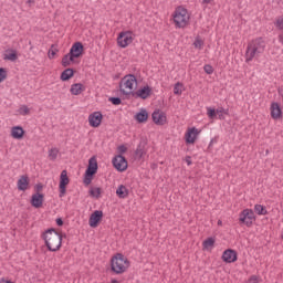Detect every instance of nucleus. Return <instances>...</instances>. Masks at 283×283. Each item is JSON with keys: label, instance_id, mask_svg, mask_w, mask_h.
Listing matches in <instances>:
<instances>
[{"label": "nucleus", "instance_id": "nucleus-31", "mask_svg": "<svg viewBox=\"0 0 283 283\" xmlns=\"http://www.w3.org/2000/svg\"><path fill=\"white\" fill-rule=\"evenodd\" d=\"M17 113L19 114V116H28L30 115V107H28V105H21Z\"/></svg>", "mask_w": 283, "mask_h": 283}, {"label": "nucleus", "instance_id": "nucleus-32", "mask_svg": "<svg viewBox=\"0 0 283 283\" xmlns=\"http://www.w3.org/2000/svg\"><path fill=\"white\" fill-rule=\"evenodd\" d=\"M56 54H59V49L56 48V45H51L49 52H48V56L49 59L52 61L53 59H56Z\"/></svg>", "mask_w": 283, "mask_h": 283}, {"label": "nucleus", "instance_id": "nucleus-19", "mask_svg": "<svg viewBox=\"0 0 283 283\" xmlns=\"http://www.w3.org/2000/svg\"><path fill=\"white\" fill-rule=\"evenodd\" d=\"M45 200V196L41 192H35L31 197V205L34 209H41L43 207V202Z\"/></svg>", "mask_w": 283, "mask_h": 283}, {"label": "nucleus", "instance_id": "nucleus-24", "mask_svg": "<svg viewBox=\"0 0 283 283\" xmlns=\"http://www.w3.org/2000/svg\"><path fill=\"white\" fill-rule=\"evenodd\" d=\"M83 92H85V85L81 83H75L71 85L70 93L73 96H81Z\"/></svg>", "mask_w": 283, "mask_h": 283}, {"label": "nucleus", "instance_id": "nucleus-47", "mask_svg": "<svg viewBox=\"0 0 283 283\" xmlns=\"http://www.w3.org/2000/svg\"><path fill=\"white\" fill-rule=\"evenodd\" d=\"M203 1V3H211V1H213V0H202Z\"/></svg>", "mask_w": 283, "mask_h": 283}, {"label": "nucleus", "instance_id": "nucleus-40", "mask_svg": "<svg viewBox=\"0 0 283 283\" xmlns=\"http://www.w3.org/2000/svg\"><path fill=\"white\" fill-rule=\"evenodd\" d=\"M111 102L113 103V105H120V98L118 97H113Z\"/></svg>", "mask_w": 283, "mask_h": 283}, {"label": "nucleus", "instance_id": "nucleus-12", "mask_svg": "<svg viewBox=\"0 0 283 283\" xmlns=\"http://www.w3.org/2000/svg\"><path fill=\"white\" fill-rule=\"evenodd\" d=\"M113 167L117 170V171H127V159L123 156V155H116L113 160Z\"/></svg>", "mask_w": 283, "mask_h": 283}, {"label": "nucleus", "instance_id": "nucleus-21", "mask_svg": "<svg viewBox=\"0 0 283 283\" xmlns=\"http://www.w3.org/2000/svg\"><path fill=\"white\" fill-rule=\"evenodd\" d=\"M17 187L19 191H28L30 189V177L28 175H22L17 181Z\"/></svg>", "mask_w": 283, "mask_h": 283}, {"label": "nucleus", "instance_id": "nucleus-49", "mask_svg": "<svg viewBox=\"0 0 283 283\" xmlns=\"http://www.w3.org/2000/svg\"><path fill=\"white\" fill-rule=\"evenodd\" d=\"M112 283H118V281H116V280H113V281H112Z\"/></svg>", "mask_w": 283, "mask_h": 283}, {"label": "nucleus", "instance_id": "nucleus-2", "mask_svg": "<svg viewBox=\"0 0 283 283\" xmlns=\"http://www.w3.org/2000/svg\"><path fill=\"white\" fill-rule=\"evenodd\" d=\"M42 239L44 240L45 247L49 251L55 253L56 251H61V247L63 244V235L56 232L55 229H49L42 234Z\"/></svg>", "mask_w": 283, "mask_h": 283}, {"label": "nucleus", "instance_id": "nucleus-41", "mask_svg": "<svg viewBox=\"0 0 283 283\" xmlns=\"http://www.w3.org/2000/svg\"><path fill=\"white\" fill-rule=\"evenodd\" d=\"M117 150L119 154H125V151H127V147L122 145V146H118Z\"/></svg>", "mask_w": 283, "mask_h": 283}, {"label": "nucleus", "instance_id": "nucleus-39", "mask_svg": "<svg viewBox=\"0 0 283 283\" xmlns=\"http://www.w3.org/2000/svg\"><path fill=\"white\" fill-rule=\"evenodd\" d=\"M35 191L36 193H41V191H43V185L42 184L35 185Z\"/></svg>", "mask_w": 283, "mask_h": 283}, {"label": "nucleus", "instance_id": "nucleus-8", "mask_svg": "<svg viewBox=\"0 0 283 283\" xmlns=\"http://www.w3.org/2000/svg\"><path fill=\"white\" fill-rule=\"evenodd\" d=\"M239 222L245 227H253V222H255V212H253L252 209H244L239 214Z\"/></svg>", "mask_w": 283, "mask_h": 283}, {"label": "nucleus", "instance_id": "nucleus-13", "mask_svg": "<svg viewBox=\"0 0 283 283\" xmlns=\"http://www.w3.org/2000/svg\"><path fill=\"white\" fill-rule=\"evenodd\" d=\"M67 185H70V177H67V170H63L60 175V198H63L67 193Z\"/></svg>", "mask_w": 283, "mask_h": 283}, {"label": "nucleus", "instance_id": "nucleus-17", "mask_svg": "<svg viewBox=\"0 0 283 283\" xmlns=\"http://www.w3.org/2000/svg\"><path fill=\"white\" fill-rule=\"evenodd\" d=\"M102 220H103V211L96 210L91 214L88 224H90V227H92V229H96V227H98V223Z\"/></svg>", "mask_w": 283, "mask_h": 283}, {"label": "nucleus", "instance_id": "nucleus-1", "mask_svg": "<svg viewBox=\"0 0 283 283\" xmlns=\"http://www.w3.org/2000/svg\"><path fill=\"white\" fill-rule=\"evenodd\" d=\"M85 54V46L83 43L75 42L70 49V52L62 57L63 67H70V65H78L81 63V56Z\"/></svg>", "mask_w": 283, "mask_h": 283}, {"label": "nucleus", "instance_id": "nucleus-15", "mask_svg": "<svg viewBox=\"0 0 283 283\" xmlns=\"http://www.w3.org/2000/svg\"><path fill=\"white\" fill-rule=\"evenodd\" d=\"M103 123V114L101 112H94L88 115V125L91 127H101V124Z\"/></svg>", "mask_w": 283, "mask_h": 283}, {"label": "nucleus", "instance_id": "nucleus-35", "mask_svg": "<svg viewBox=\"0 0 283 283\" xmlns=\"http://www.w3.org/2000/svg\"><path fill=\"white\" fill-rule=\"evenodd\" d=\"M59 158V150L56 148H51L49 150V159L56 160Z\"/></svg>", "mask_w": 283, "mask_h": 283}, {"label": "nucleus", "instance_id": "nucleus-22", "mask_svg": "<svg viewBox=\"0 0 283 283\" xmlns=\"http://www.w3.org/2000/svg\"><path fill=\"white\" fill-rule=\"evenodd\" d=\"M223 262H227L228 264H231L233 262L238 261V252H235L232 249H228L222 254Z\"/></svg>", "mask_w": 283, "mask_h": 283}, {"label": "nucleus", "instance_id": "nucleus-4", "mask_svg": "<svg viewBox=\"0 0 283 283\" xmlns=\"http://www.w3.org/2000/svg\"><path fill=\"white\" fill-rule=\"evenodd\" d=\"M137 87L138 80L134 74L125 75L119 82V92L124 94V96H130Z\"/></svg>", "mask_w": 283, "mask_h": 283}, {"label": "nucleus", "instance_id": "nucleus-26", "mask_svg": "<svg viewBox=\"0 0 283 283\" xmlns=\"http://www.w3.org/2000/svg\"><path fill=\"white\" fill-rule=\"evenodd\" d=\"M116 196L117 198L125 199L127 198V196H129V189H127V187H125L124 185H120L116 190Z\"/></svg>", "mask_w": 283, "mask_h": 283}, {"label": "nucleus", "instance_id": "nucleus-3", "mask_svg": "<svg viewBox=\"0 0 283 283\" xmlns=\"http://www.w3.org/2000/svg\"><path fill=\"white\" fill-rule=\"evenodd\" d=\"M266 42L262 38H258L249 42L245 51V63H251L253 59H258L260 54H264Z\"/></svg>", "mask_w": 283, "mask_h": 283}, {"label": "nucleus", "instance_id": "nucleus-14", "mask_svg": "<svg viewBox=\"0 0 283 283\" xmlns=\"http://www.w3.org/2000/svg\"><path fill=\"white\" fill-rule=\"evenodd\" d=\"M151 118L155 125H159V126L167 125V113L160 109L154 111V113L151 114Z\"/></svg>", "mask_w": 283, "mask_h": 283}, {"label": "nucleus", "instance_id": "nucleus-18", "mask_svg": "<svg viewBox=\"0 0 283 283\" xmlns=\"http://www.w3.org/2000/svg\"><path fill=\"white\" fill-rule=\"evenodd\" d=\"M270 115L273 120H280L282 118V107L277 102H274L270 106Z\"/></svg>", "mask_w": 283, "mask_h": 283}, {"label": "nucleus", "instance_id": "nucleus-46", "mask_svg": "<svg viewBox=\"0 0 283 283\" xmlns=\"http://www.w3.org/2000/svg\"><path fill=\"white\" fill-rule=\"evenodd\" d=\"M279 94L283 98V86L279 88Z\"/></svg>", "mask_w": 283, "mask_h": 283}, {"label": "nucleus", "instance_id": "nucleus-11", "mask_svg": "<svg viewBox=\"0 0 283 283\" xmlns=\"http://www.w3.org/2000/svg\"><path fill=\"white\" fill-rule=\"evenodd\" d=\"M207 114H208V118H211L212 120H213V118H217V116H218L219 120H224V118H227V116H229V111L224 109L222 107H219L217 109L208 107Z\"/></svg>", "mask_w": 283, "mask_h": 283}, {"label": "nucleus", "instance_id": "nucleus-20", "mask_svg": "<svg viewBox=\"0 0 283 283\" xmlns=\"http://www.w3.org/2000/svg\"><path fill=\"white\" fill-rule=\"evenodd\" d=\"M154 90L149 85H144L139 90L136 91V96L138 98H143V101H146V98H149L151 96Z\"/></svg>", "mask_w": 283, "mask_h": 283}, {"label": "nucleus", "instance_id": "nucleus-6", "mask_svg": "<svg viewBox=\"0 0 283 283\" xmlns=\"http://www.w3.org/2000/svg\"><path fill=\"white\" fill-rule=\"evenodd\" d=\"M191 17L189 15V11L184 7H178L172 13V21L176 28H187L189 25Z\"/></svg>", "mask_w": 283, "mask_h": 283}, {"label": "nucleus", "instance_id": "nucleus-45", "mask_svg": "<svg viewBox=\"0 0 283 283\" xmlns=\"http://www.w3.org/2000/svg\"><path fill=\"white\" fill-rule=\"evenodd\" d=\"M137 156H139L140 158H143V150H140V148L137 149Z\"/></svg>", "mask_w": 283, "mask_h": 283}, {"label": "nucleus", "instance_id": "nucleus-23", "mask_svg": "<svg viewBox=\"0 0 283 283\" xmlns=\"http://www.w3.org/2000/svg\"><path fill=\"white\" fill-rule=\"evenodd\" d=\"M19 59V54L17 53V50L14 49H7L3 53V60L4 61H11L14 62Z\"/></svg>", "mask_w": 283, "mask_h": 283}, {"label": "nucleus", "instance_id": "nucleus-28", "mask_svg": "<svg viewBox=\"0 0 283 283\" xmlns=\"http://www.w3.org/2000/svg\"><path fill=\"white\" fill-rule=\"evenodd\" d=\"M74 76V70L73 69H66L62 72L60 78L61 81H70Z\"/></svg>", "mask_w": 283, "mask_h": 283}, {"label": "nucleus", "instance_id": "nucleus-27", "mask_svg": "<svg viewBox=\"0 0 283 283\" xmlns=\"http://www.w3.org/2000/svg\"><path fill=\"white\" fill-rule=\"evenodd\" d=\"M216 244L214 238H208L203 241L202 247L205 251H212L213 247Z\"/></svg>", "mask_w": 283, "mask_h": 283}, {"label": "nucleus", "instance_id": "nucleus-29", "mask_svg": "<svg viewBox=\"0 0 283 283\" xmlns=\"http://www.w3.org/2000/svg\"><path fill=\"white\" fill-rule=\"evenodd\" d=\"M185 90H186V88H185V84L178 82V83H176L175 86H174V94H175L176 96H182V92H185Z\"/></svg>", "mask_w": 283, "mask_h": 283}, {"label": "nucleus", "instance_id": "nucleus-36", "mask_svg": "<svg viewBox=\"0 0 283 283\" xmlns=\"http://www.w3.org/2000/svg\"><path fill=\"white\" fill-rule=\"evenodd\" d=\"M8 78V69L0 67V83Z\"/></svg>", "mask_w": 283, "mask_h": 283}, {"label": "nucleus", "instance_id": "nucleus-25", "mask_svg": "<svg viewBox=\"0 0 283 283\" xmlns=\"http://www.w3.org/2000/svg\"><path fill=\"white\" fill-rule=\"evenodd\" d=\"M135 119L137 120V123H147V120L149 119V113L147 112V109L142 108V109L135 115Z\"/></svg>", "mask_w": 283, "mask_h": 283}, {"label": "nucleus", "instance_id": "nucleus-16", "mask_svg": "<svg viewBox=\"0 0 283 283\" xmlns=\"http://www.w3.org/2000/svg\"><path fill=\"white\" fill-rule=\"evenodd\" d=\"M10 136L14 140H23L25 137V129L21 126H13L10 128Z\"/></svg>", "mask_w": 283, "mask_h": 283}, {"label": "nucleus", "instance_id": "nucleus-9", "mask_svg": "<svg viewBox=\"0 0 283 283\" xmlns=\"http://www.w3.org/2000/svg\"><path fill=\"white\" fill-rule=\"evenodd\" d=\"M98 171V161L96 160V157H91L88 160V167L85 171V185H90L92 182V176Z\"/></svg>", "mask_w": 283, "mask_h": 283}, {"label": "nucleus", "instance_id": "nucleus-38", "mask_svg": "<svg viewBox=\"0 0 283 283\" xmlns=\"http://www.w3.org/2000/svg\"><path fill=\"white\" fill-rule=\"evenodd\" d=\"M248 283H260V279L256 275H252Z\"/></svg>", "mask_w": 283, "mask_h": 283}, {"label": "nucleus", "instance_id": "nucleus-42", "mask_svg": "<svg viewBox=\"0 0 283 283\" xmlns=\"http://www.w3.org/2000/svg\"><path fill=\"white\" fill-rule=\"evenodd\" d=\"M185 161L187 163L188 166H191L192 165V161H191V157L190 156H187L185 158Z\"/></svg>", "mask_w": 283, "mask_h": 283}, {"label": "nucleus", "instance_id": "nucleus-43", "mask_svg": "<svg viewBox=\"0 0 283 283\" xmlns=\"http://www.w3.org/2000/svg\"><path fill=\"white\" fill-rule=\"evenodd\" d=\"M57 227H63V219L59 218L55 220Z\"/></svg>", "mask_w": 283, "mask_h": 283}, {"label": "nucleus", "instance_id": "nucleus-30", "mask_svg": "<svg viewBox=\"0 0 283 283\" xmlns=\"http://www.w3.org/2000/svg\"><path fill=\"white\" fill-rule=\"evenodd\" d=\"M254 211L258 213V216H266V213H269V211H266V207L262 205H255Z\"/></svg>", "mask_w": 283, "mask_h": 283}, {"label": "nucleus", "instance_id": "nucleus-50", "mask_svg": "<svg viewBox=\"0 0 283 283\" xmlns=\"http://www.w3.org/2000/svg\"><path fill=\"white\" fill-rule=\"evenodd\" d=\"M29 1V3H30V0H28Z\"/></svg>", "mask_w": 283, "mask_h": 283}, {"label": "nucleus", "instance_id": "nucleus-33", "mask_svg": "<svg viewBox=\"0 0 283 283\" xmlns=\"http://www.w3.org/2000/svg\"><path fill=\"white\" fill-rule=\"evenodd\" d=\"M101 193H103V189L98 188V187H93L91 188L90 190V195L93 197V198H99L101 197Z\"/></svg>", "mask_w": 283, "mask_h": 283}, {"label": "nucleus", "instance_id": "nucleus-44", "mask_svg": "<svg viewBox=\"0 0 283 283\" xmlns=\"http://www.w3.org/2000/svg\"><path fill=\"white\" fill-rule=\"evenodd\" d=\"M0 283H14V282H12V281H10V280L1 279V280H0Z\"/></svg>", "mask_w": 283, "mask_h": 283}, {"label": "nucleus", "instance_id": "nucleus-34", "mask_svg": "<svg viewBox=\"0 0 283 283\" xmlns=\"http://www.w3.org/2000/svg\"><path fill=\"white\" fill-rule=\"evenodd\" d=\"M193 46L197 50H202V48H205V40H202L200 36H197L195 42H193Z\"/></svg>", "mask_w": 283, "mask_h": 283}, {"label": "nucleus", "instance_id": "nucleus-7", "mask_svg": "<svg viewBox=\"0 0 283 283\" xmlns=\"http://www.w3.org/2000/svg\"><path fill=\"white\" fill-rule=\"evenodd\" d=\"M134 43V32L132 31H122L117 36V45L119 48H129Z\"/></svg>", "mask_w": 283, "mask_h": 283}, {"label": "nucleus", "instance_id": "nucleus-5", "mask_svg": "<svg viewBox=\"0 0 283 283\" xmlns=\"http://www.w3.org/2000/svg\"><path fill=\"white\" fill-rule=\"evenodd\" d=\"M130 265L129 259L120 253L115 254L111 260V269L117 275L125 273Z\"/></svg>", "mask_w": 283, "mask_h": 283}, {"label": "nucleus", "instance_id": "nucleus-37", "mask_svg": "<svg viewBox=\"0 0 283 283\" xmlns=\"http://www.w3.org/2000/svg\"><path fill=\"white\" fill-rule=\"evenodd\" d=\"M203 70L206 72V74H211L213 72V66L207 64L203 66Z\"/></svg>", "mask_w": 283, "mask_h": 283}, {"label": "nucleus", "instance_id": "nucleus-10", "mask_svg": "<svg viewBox=\"0 0 283 283\" xmlns=\"http://www.w3.org/2000/svg\"><path fill=\"white\" fill-rule=\"evenodd\" d=\"M201 132V129H198L196 127H188L185 133L186 145H196V140H198Z\"/></svg>", "mask_w": 283, "mask_h": 283}, {"label": "nucleus", "instance_id": "nucleus-48", "mask_svg": "<svg viewBox=\"0 0 283 283\" xmlns=\"http://www.w3.org/2000/svg\"><path fill=\"white\" fill-rule=\"evenodd\" d=\"M218 224H219V226H221V224H222V221H221V220H219V221H218Z\"/></svg>", "mask_w": 283, "mask_h": 283}]
</instances>
